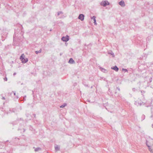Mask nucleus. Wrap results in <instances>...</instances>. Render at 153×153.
I'll list each match as a JSON object with an SVG mask.
<instances>
[{"mask_svg":"<svg viewBox=\"0 0 153 153\" xmlns=\"http://www.w3.org/2000/svg\"><path fill=\"white\" fill-rule=\"evenodd\" d=\"M109 3L107 1H102L100 3V5L104 7H106L109 5Z\"/></svg>","mask_w":153,"mask_h":153,"instance_id":"1","label":"nucleus"},{"mask_svg":"<svg viewBox=\"0 0 153 153\" xmlns=\"http://www.w3.org/2000/svg\"><path fill=\"white\" fill-rule=\"evenodd\" d=\"M145 101V99L144 98V96H143V98L142 99V100H141L140 102H138V105L141 106L142 105H145V104L146 103Z\"/></svg>","mask_w":153,"mask_h":153,"instance_id":"2","label":"nucleus"},{"mask_svg":"<svg viewBox=\"0 0 153 153\" xmlns=\"http://www.w3.org/2000/svg\"><path fill=\"white\" fill-rule=\"evenodd\" d=\"M78 18L79 19H80L81 21H82L84 19V15L82 14H80Z\"/></svg>","mask_w":153,"mask_h":153,"instance_id":"3","label":"nucleus"},{"mask_svg":"<svg viewBox=\"0 0 153 153\" xmlns=\"http://www.w3.org/2000/svg\"><path fill=\"white\" fill-rule=\"evenodd\" d=\"M68 62L70 64H74L75 63L74 61L72 58H70Z\"/></svg>","mask_w":153,"mask_h":153,"instance_id":"4","label":"nucleus"},{"mask_svg":"<svg viewBox=\"0 0 153 153\" xmlns=\"http://www.w3.org/2000/svg\"><path fill=\"white\" fill-rule=\"evenodd\" d=\"M60 146L58 145H56L55 146V150L56 152L60 150Z\"/></svg>","mask_w":153,"mask_h":153,"instance_id":"5","label":"nucleus"},{"mask_svg":"<svg viewBox=\"0 0 153 153\" xmlns=\"http://www.w3.org/2000/svg\"><path fill=\"white\" fill-rule=\"evenodd\" d=\"M119 4L121 7H124L125 6V3L123 1L121 0L119 3Z\"/></svg>","mask_w":153,"mask_h":153,"instance_id":"6","label":"nucleus"},{"mask_svg":"<svg viewBox=\"0 0 153 153\" xmlns=\"http://www.w3.org/2000/svg\"><path fill=\"white\" fill-rule=\"evenodd\" d=\"M111 69L114 70L116 71H118L119 70V68L117 66L115 65L114 66L112 67L111 68Z\"/></svg>","mask_w":153,"mask_h":153,"instance_id":"7","label":"nucleus"},{"mask_svg":"<svg viewBox=\"0 0 153 153\" xmlns=\"http://www.w3.org/2000/svg\"><path fill=\"white\" fill-rule=\"evenodd\" d=\"M100 70L102 72L104 73H107L108 72V71L105 69L101 67H100Z\"/></svg>","mask_w":153,"mask_h":153,"instance_id":"8","label":"nucleus"},{"mask_svg":"<svg viewBox=\"0 0 153 153\" xmlns=\"http://www.w3.org/2000/svg\"><path fill=\"white\" fill-rule=\"evenodd\" d=\"M61 39L64 42H67V35L65 37L63 36L62 37Z\"/></svg>","mask_w":153,"mask_h":153,"instance_id":"9","label":"nucleus"},{"mask_svg":"<svg viewBox=\"0 0 153 153\" xmlns=\"http://www.w3.org/2000/svg\"><path fill=\"white\" fill-rule=\"evenodd\" d=\"M21 61L22 63H25L28 61V59L27 58H24Z\"/></svg>","mask_w":153,"mask_h":153,"instance_id":"10","label":"nucleus"},{"mask_svg":"<svg viewBox=\"0 0 153 153\" xmlns=\"http://www.w3.org/2000/svg\"><path fill=\"white\" fill-rule=\"evenodd\" d=\"M147 141L146 140V145L147 146L149 147V150L151 152V153H153V152H152V150L151 149L150 146H149L148 145V144H147Z\"/></svg>","mask_w":153,"mask_h":153,"instance_id":"11","label":"nucleus"},{"mask_svg":"<svg viewBox=\"0 0 153 153\" xmlns=\"http://www.w3.org/2000/svg\"><path fill=\"white\" fill-rule=\"evenodd\" d=\"M42 52V49H40L39 51H35V53L36 54H38L39 53H41Z\"/></svg>","mask_w":153,"mask_h":153,"instance_id":"12","label":"nucleus"},{"mask_svg":"<svg viewBox=\"0 0 153 153\" xmlns=\"http://www.w3.org/2000/svg\"><path fill=\"white\" fill-rule=\"evenodd\" d=\"M41 148L40 147H37L35 149V152H37L39 151V150H41Z\"/></svg>","mask_w":153,"mask_h":153,"instance_id":"13","label":"nucleus"},{"mask_svg":"<svg viewBox=\"0 0 153 153\" xmlns=\"http://www.w3.org/2000/svg\"><path fill=\"white\" fill-rule=\"evenodd\" d=\"M25 55L24 54H22L20 57V59L21 60V61L24 58Z\"/></svg>","mask_w":153,"mask_h":153,"instance_id":"14","label":"nucleus"},{"mask_svg":"<svg viewBox=\"0 0 153 153\" xmlns=\"http://www.w3.org/2000/svg\"><path fill=\"white\" fill-rule=\"evenodd\" d=\"M67 105V104L66 103H65L64 104L61 105H60V108H63L65 106H66Z\"/></svg>","mask_w":153,"mask_h":153,"instance_id":"15","label":"nucleus"},{"mask_svg":"<svg viewBox=\"0 0 153 153\" xmlns=\"http://www.w3.org/2000/svg\"><path fill=\"white\" fill-rule=\"evenodd\" d=\"M145 118V116L143 114L141 116V121L143 120Z\"/></svg>","mask_w":153,"mask_h":153,"instance_id":"16","label":"nucleus"},{"mask_svg":"<svg viewBox=\"0 0 153 153\" xmlns=\"http://www.w3.org/2000/svg\"><path fill=\"white\" fill-rule=\"evenodd\" d=\"M140 91L141 92V94L143 96H144L143 94H144L145 93V91L143 90H140Z\"/></svg>","mask_w":153,"mask_h":153,"instance_id":"17","label":"nucleus"},{"mask_svg":"<svg viewBox=\"0 0 153 153\" xmlns=\"http://www.w3.org/2000/svg\"><path fill=\"white\" fill-rule=\"evenodd\" d=\"M63 14V13L62 12V11H59L57 13V15L58 16H59L60 14Z\"/></svg>","mask_w":153,"mask_h":153,"instance_id":"18","label":"nucleus"},{"mask_svg":"<svg viewBox=\"0 0 153 153\" xmlns=\"http://www.w3.org/2000/svg\"><path fill=\"white\" fill-rule=\"evenodd\" d=\"M132 91L133 92H135L137 91V89H136L135 88H132Z\"/></svg>","mask_w":153,"mask_h":153,"instance_id":"19","label":"nucleus"},{"mask_svg":"<svg viewBox=\"0 0 153 153\" xmlns=\"http://www.w3.org/2000/svg\"><path fill=\"white\" fill-rule=\"evenodd\" d=\"M122 70L125 71V72H128V70L126 69L123 68Z\"/></svg>","mask_w":153,"mask_h":153,"instance_id":"20","label":"nucleus"},{"mask_svg":"<svg viewBox=\"0 0 153 153\" xmlns=\"http://www.w3.org/2000/svg\"><path fill=\"white\" fill-rule=\"evenodd\" d=\"M94 25H97V23H96V19H94Z\"/></svg>","mask_w":153,"mask_h":153,"instance_id":"21","label":"nucleus"},{"mask_svg":"<svg viewBox=\"0 0 153 153\" xmlns=\"http://www.w3.org/2000/svg\"><path fill=\"white\" fill-rule=\"evenodd\" d=\"M109 54L112 55L113 56V57L114 56V54L113 53L112 51H111V53H110Z\"/></svg>","mask_w":153,"mask_h":153,"instance_id":"22","label":"nucleus"},{"mask_svg":"<svg viewBox=\"0 0 153 153\" xmlns=\"http://www.w3.org/2000/svg\"><path fill=\"white\" fill-rule=\"evenodd\" d=\"M115 94H116V95H115L116 97H118L119 96V94L118 93V94H117V92H115Z\"/></svg>","mask_w":153,"mask_h":153,"instance_id":"23","label":"nucleus"},{"mask_svg":"<svg viewBox=\"0 0 153 153\" xmlns=\"http://www.w3.org/2000/svg\"><path fill=\"white\" fill-rule=\"evenodd\" d=\"M95 18L96 17L94 16L91 17V19H93V20H94V19H95Z\"/></svg>","mask_w":153,"mask_h":153,"instance_id":"24","label":"nucleus"},{"mask_svg":"<svg viewBox=\"0 0 153 153\" xmlns=\"http://www.w3.org/2000/svg\"><path fill=\"white\" fill-rule=\"evenodd\" d=\"M4 79L5 81H7V77H5V78H4Z\"/></svg>","mask_w":153,"mask_h":153,"instance_id":"25","label":"nucleus"},{"mask_svg":"<svg viewBox=\"0 0 153 153\" xmlns=\"http://www.w3.org/2000/svg\"><path fill=\"white\" fill-rule=\"evenodd\" d=\"M150 63V65H153V61L151 62H150V63Z\"/></svg>","mask_w":153,"mask_h":153,"instance_id":"26","label":"nucleus"},{"mask_svg":"<svg viewBox=\"0 0 153 153\" xmlns=\"http://www.w3.org/2000/svg\"><path fill=\"white\" fill-rule=\"evenodd\" d=\"M84 85L85 86H86V87H89L88 85V84H84Z\"/></svg>","mask_w":153,"mask_h":153,"instance_id":"27","label":"nucleus"},{"mask_svg":"<svg viewBox=\"0 0 153 153\" xmlns=\"http://www.w3.org/2000/svg\"><path fill=\"white\" fill-rule=\"evenodd\" d=\"M117 89L119 91H120V88H119V87H117Z\"/></svg>","mask_w":153,"mask_h":153,"instance_id":"28","label":"nucleus"},{"mask_svg":"<svg viewBox=\"0 0 153 153\" xmlns=\"http://www.w3.org/2000/svg\"><path fill=\"white\" fill-rule=\"evenodd\" d=\"M70 37L68 35V41L69 40Z\"/></svg>","mask_w":153,"mask_h":153,"instance_id":"29","label":"nucleus"},{"mask_svg":"<svg viewBox=\"0 0 153 153\" xmlns=\"http://www.w3.org/2000/svg\"><path fill=\"white\" fill-rule=\"evenodd\" d=\"M13 93L14 95H16V92H15L13 91Z\"/></svg>","mask_w":153,"mask_h":153,"instance_id":"30","label":"nucleus"},{"mask_svg":"<svg viewBox=\"0 0 153 153\" xmlns=\"http://www.w3.org/2000/svg\"><path fill=\"white\" fill-rule=\"evenodd\" d=\"M2 99L3 100H5V98L4 97H2Z\"/></svg>","mask_w":153,"mask_h":153,"instance_id":"31","label":"nucleus"},{"mask_svg":"<svg viewBox=\"0 0 153 153\" xmlns=\"http://www.w3.org/2000/svg\"><path fill=\"white\" fill-rule=\"evenodd\" d=\"M144 57H147V55H146V54H145V55H144Z\"/></svg>","mask_w":153,"mask_h":153,"instance_id":"32","label":"nucleus"},{"mask_svg":"<svg viewBox=\"0 0 153 153\" xmlns=\"http://www.w3.org/2000/svg\"><path fill=\"white\" fill-rule=\"evenodd\" d=\"M16 74V73H14L13 74V75H15Z\"/></svg>","mask_w":153,"mask_h":153,"instance_id":"33","label":"nucleus"},{"mask_svg":"<svg viewBox=\"0 0 153 153\" xmlns=\"http://www.w3.org/2000/svg\"><path fill=\"white\" fill-rule=\"evenodd\" d=\"M33 116H34V117H36V114H33Z\"/></svg>","mask_w":153,"mask_h":153,"instance_id":"34","label":"nucleus"},{"mask_svg":"<svg viewBox=\"0 0 153 153\" xmlns=\"http://www.w3.org/2000/svg\"><path fill=\"white\" fill-rule=\"evenodd\" d=\"M87 101H88V102H90V100H87Z\"/></svg>","mask_w":153,"mask_h":153,"instance_id":"35","label":"nucleus"},{"mask_svg":"<svg viewBox=\"0 0 153 153\" xmlns=\"http://www.w3.org/2000/svg\"><path fill=\"white\" fill-rule=\"evenodd\" d=\"M14 38H14V36H13V41H14Z\"/></svg>","mask_w":153,"mask_h":153,"instance_id":"36","label":"nucleus"},{"mask_svg":"<svg viewBox=\"0 0 153 153\" xmlns=\"http://www.w3.org/2000/svg\"><path fill=\"white\" fill-rule=\"evenodd\" d=\"M150 106V105H148V106H146V107H149V106Z\"/></svg>","mask_w":153,"mask_h":153,"instance_id":"37","label":"nucleus"},{"mask_svg":"<svg viewBox=\"0 0 153 153\" xmlns=\"http://www.w3.org/2000/svg\"><path fill=\"white\" fill-rule=\"evenodd\" d=\"M152 127L153 128V123L152 124Z\"/></svg>","mask_w":153,"mask_h":153,"instance_id":"38","label":"nucleus"},{"mask_svg":"<svg viewBox=\"0 0 153 153\" xmlns=\"http://www.w3.org/2000/svg\"><path fill=\"white\" fill-rule=\"evenodd\" d=\"M91 88H93V86H91Z\"/></svg>","mask_w":153,"mask_h":153,"instance_id":"39","label":"nucleus"},{"mask_svg":"<svg viewBox=\"0 0 153 153\" xmlns=\"http://www.w3.org/2000/svg\"><path fill=\"white\" fill-rule=\"evenodd\" d=\"M111 95H112V96H113V94H111Z\"/></svg>","mask_w":153,"mask_h":153,"instance_id":"40","label":"nucleus"},{"mask_svg":"<svg viewBox=\"0 0 153 153\" xmlns=\"http://www.w3.org/2000/svg\"><path fill=\"white\" fill-rule=\"evenodd\" d=\"M110 91V89H108V91Z\"/></svg>","mask_w":153,"mask_h":153,"instance_id":"41","label":"nucleus"},{"mask_svg":"<svg viewBox=\"0 0 153 153\" xmlns=\"http://www.w3.org/2000/svg\"><path fill=\"white\" fill-rule=\"evenodd\" d=\"M47 153H49L48 152H47Z\"/></svg>","mask_w":153,"mask_h":153,"instance_id":"42","label":"nucleus"}]
</instances>
